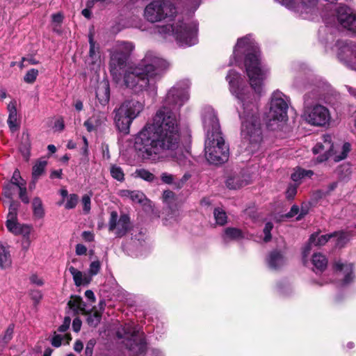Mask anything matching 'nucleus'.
Listing matches in <instances>:
<instances>
[{"mask_svg":"<svg viewBox=\"0 0 356 356\" xmlns=\"http://www.w3.org/2000/svg\"><path fill=\"white\" fill-rule=\"evenodd\" d=\"M176 13V8L172 2L168 0L163 1L161 4L157 6V22L163 19L171 22Z\"/></svg>","mask_w":356,"mask_h":356,"instance_id":"obj_18","label":"nucleus"},{"mask_svg":"<svg viewBox=\"0 0 356 356\" xmlns=\"http://www.w3.org/2000/svg\"><path fill=\"white\" fill-rule=\"evenodd\" d=\"M111 175L113 178L118 181H122L124 179V174L122 169L115 165H113L111 167Z\"/></svg>","mask_w":356,"mask_h":356,"instance_id":"obj_38","label":"nucleus"},{"mask_svg":"<svg viewBox=\"0 0 356 356\" xmlns=\"http://www.w3.org/2000/svg\"><path fill=\"white\" fill-rule=\"evenodd\" d=\"M332 235L335 245L339 248L343 247L350 238V234L344 232H334Z\"/></svg>","mask_w":356,"mask_h":356,"instance_id":"obj_29","label":"nucleus"},{"mask_svg":"<svg viewBox=\"0 0 356 356\" xmlns=\"http://www.w3.org/2000/svg\"><path fill=\"white\" fill-rule=\"evenodd\" d=\"M12 265V259L8 246L0 243V270L6 269Z\"/></svg>","mask_w":356,"mask_h":356,"instance_id":"obj_27","label":"nucleus"},{"mask_svg":"<svg viewBox=\"0 0 356 356\" xmlns=\"http://www.w3.org/2000/svg\"><path fill=\"white\" fill-rule=\"evenodd\" d=\"M161 179L165 184H171L173 183L174 176L171 174L164 172L161 174Z\"/></svg>","mask_w":356,"mask_h":356,"instance_id":"obj_56","label":"nucleus"},{"mask_svg":"<svg viewBox=\"0 0 356 356\" xmlns=\"http://www.w3.org/2000/svg\"><path fill=\"white\" fill-rule=\"evenodd\" d=\"M16 186L13 183H7L3 186V195L6 197L12 200L13 195L16 191Z\"/></svg>","mask_w":356,"mask_h":356,"instance_id":"obj_43","label":"nucleus"},{"mask_svg":"<svg viewBox=\"0 0 356 356\" xmlns=\"http://www.w3.org/2000/svg\"><path fill=\"white\" fill-rule=\"evenodd\" d=\"M32 231V227L29 225L22 224V227L17 232V235H22L23 238H31L30 234Z\"/></svg>","mask_w":356,"mask_h":356,"instance_id":"obj_45","label":"nucleus"},{"mask_svg":"<svg viewBox=\"0 0 356 356\" xmlns=\"http://www.w3.org/2000/svg\"><path fill=\"white\" fill-rule=\"evenodd\" d=\"M101 268V264L99 261H92L89 267L88 273L89 276L91 277L95 275H97Z\"/></svg>","mask_w":356,"mask_h":356,"instance_id":"obj_47","label":"nucleus"},{"mask_svg":"<svg viewBox=\"0 0 356 356\" xmlns=\"http://www.w3.org/2000/svg\"><path fill=\"white\" fill-rule=\"evenodd\" d=\"M84 127L86 128L88 132L95 131L98 127L95 124L94 119H88L83 123Z\"/></svg>","mask_w":356,"mask_h":356,"instance_id":"obj_54","label":"nucleus"},{"mask_svg":"<svg viewBox=\"0 0 356 356\" xmlns=\"http://www.w3.org/2000/svg\"><path fill=\"white\" fill-rule=\"evenodd\" d=\"M244 237V233L238 228L227 227L224 231L223 239L225 242L231 240H240Z\"/></svg>","mask_w":356,"mask_h":356,"instance_id":"obj_28","label":"nucleus"},{"mask_svg":"<svg viewBox=\"0 0 356 356\" xmlns=\"http://www.w3.org/2000/svg\"><path fill=\"white\" fill-rule=\"evenodd\" d=\"M175 194L171 191H165L163 195V201L170 202L174 199Z\"/></svg>","mask_w":356,"mask_h":356,"instance_id":"obj_61","label":"nucleus"},{"mask_svg":"<svg viewBox=\"0 0 356 356\" xmlns=\"http://www.w3.org/2000/svg\"><path fill=\"white\" fill-rule=\"evenodd\" d=\"M273 225L270 222H268L266 223L265 227L264 228V241L268 242L271 239V234L270 232L273 229Z\"/></svg>","mask_w":356,"mask_h":356,"instance_id":"obj_50","label":"nucleus"},{"mask_svg":"<svg viewBox=\"0 0 356 356\" xmlns=\"http://www.w3.org/2000/svg\"><path fill=\"white\" fill-rule=\"evenodd\" d=\"M32 207L33 215L36 218H42L44 216V210L42 206V200L39 197H35L33 200Z\"/></svg>","mask_w":356,"mask_h":356,"instance_id":"obj_33","label":"nucleus"},{"mask_svg":"<svg viewBox=\"0 0 356 356\" xmlns=\"http://www.w3.org/2000/svg\"><path fill=\"white\" fill-rule=\"evenodd\" d=\"M95 345V340L90 339L86 345V350H85V354L86 356H92V349Z\"/></svg>","mask_w":356,"mask_h":356,"instance_id":"obj_57","label":"nucleus"},{"mask_svg":"<svg viewBox=\"0 0 356 356\" xmlns=\"http://www.w3.org/2000/svg\"><path fill=\"white\" fill-rule=\"evenodd\" d=\"M102 315L99 312H95L88 315L87 322L89 325L96 327L101 321Z\"/></svg>","mask_w":356,"mask_h":356,"instance_id":"obj_39","label":"nucleus"},{"mask_svg":"<svg viewBox=\"0 0 356 356\" xmlns=\"http://www.w3.org/2000/svg\"><path fill=\"white\" fill-rule=\"evenodd\" d=\"M216 222L219 225H224L227 222V217L225 211L220 208H216L213 211Z\"/></svg>","mask_w":356,"mask_h":356,"instance_id":"obj_37","label":"nucleus"},{"mask_svg":"<svg viewBox=\"0 0 356 356\" xmlns=\"http://www.w3.org/2000/svg\"><path fill=\"white\" fill-rule=\"evenodd\" d=\"M313 175L312 170L298 168L291 174V178L293 181L298 182L305 177H311Z\"/></svg>","mask_w":356,"mask_h":356,"instance_id":"obj_35","label":"nucleus"},{"mask_svg":"<svg viewBox=\"0 0 356 356\" xmlns=\"http://www.w3.org/2000/svg\"><path fill=\"white\" fill-rule=\"evenodd\" d=\"M81 327V321L79 318H75L72 322V329L74 332L80 331Z\"/></svg>","mask_w":356,"mask_h":356,"instance_id":"obj_63","label":"nucleus"},{"mask_svg":"<svg viewBox=\"0 0 356 356\" xmlns=\"http://www.w3.org/2000/svg\"><path fill=\"white\" fill-rule=\"evenodd\" d=\"M135 173L137 177L147 181H152L154 179V174L145 169L137 170Z\"/></svg>","mask_w":356,"mask_h":356,"instance_id":"obj_41","label":"nucleus"},{"mask_svg":"<svg viewBox=\"0 0 356 356\" xmlns=\"http://www.w3.org/2000/svg\"><path fill=\"white\" fill-rule=\"evenodd\" d=\"M89 44H90V50H89V56L92 60V63H95L99 58L98 56V47H96L95 42L93 40V35L92 33H90L89 36Z\"/></svg>","mask_w":356,"mask_h":356,"instance_id":"obj_36","label":"nucleus"},{"mask_svg":"<svg viewBox=\"0 0 356 356\" xmlns=\"http://www.w3.org/2000/svg\"><path fill=\"white\" fill-rule=\"evenodd\" d=\"M90 119H94L95 124L97 127H100L102 124H104L106 120V117L103 113H95Z\"/></svg>","mask_w":356,"mask_h":356,"instance_id":"obj_48","label":"nucleus"},{"mask_svg":"<svg viewBox=\"0 0 356 356\" xmlns=\"http://www.w3.org/2000/svg\"><path fill=\"white\" fill-rule=\"evenodd\" d=\"M69 307L76 312H83L85 309V303L79 296L72 297L68 302Z\"/></svg>","mask_w":356,"mask_h":356,"instance_id":"obj_34","label":"nucleus"},{"mask_svg":"<svg viewBox=\"0 0 356 356\" xmlns=\"http://www.w3.org/2000/svg\"><path fill=\"white\" fill-rule=\"evenodd\" d=\"M124 334L127 336L126 346L136 355H140L146 350V344L143 338L132 331L130 326L124 327Z\"/></svg>","mask_w":356,"mask_h":356,"instance_id":"obj_16","label":"nucleus"},{"mask_svg":"<svg viewBox=\"0 0 356 356\" xmlns=\"http://www.w3.org/2000/svg\"><path fill=\"white\" fill-rule=\"evenodd\" d=\"M96 97L101 104H106L108 102L110 97L108 86L105 85L103 87H99L96 91Z\"/></svg>","mask_w":356,"mask_h":356,"instance_id":"obj_31","label":"nucleus"},{"mask_svg":"<svg viewBox=\"0 0 356 356\" xmlns=\"http://www.w3.org/2000/svg\"><path fill=\"white\" fill-rule=\"evenodd\" d=\"M325 23L327 32L333 26H336L337 29L341 27L356 33V14L348 6H339L336 10V15Z\"/></svg>","mask_w":356,"mask_h":356,"instance_id":"obj_11","label":"nucleus"},{"mask_svg":"<svg viewBox=\"0 0 356 356\" xmlns=\"http://www.w3.org/2000/svg\"><path fill=\"white\" fill-rule=\"evenodd\" d=\"M143 110V105L138 101H126L114 110V123L118 130L124 134L129 133L133 120Z\"/></svg>","mask_w":356,"mask_h":356,"instance_id":"obj_7","label":"nucleus"},{"mask_svg":"<svg viewBox=\"0 0 356 356\" xmlns=\"http://www.w3.org/2000/svg\"><path fill=\"white\" fill-rule=\"evenodd\" d=\"M170 67L169 63L163 59L157 58V76L164 74Z\"/></svg>","mask_w":356,"mask_h":356,"instance_id":"obj_40","label":"nucleus"},{"mask_svg":"<svg viewBox=\"0 0 356 356\" xmlns=\"http://www.w3.org/2000/svg\"><path fill=\"white\" fill-rule=\"evenodd\" d=\"M248 184L245 175L240 172H232L228 175L225 184L229 189L236 190Z\"/></svg>","mask_w":356,"mask_h":356,"instance_id":"obj_21","label":"nucleus"},{"mask_svg":"<svg viewBox=\"0 0 356 356\" xmlns=\"http://www.w3.org/2000/svg\"><path fill=\"white\" fill-rule=\"evenodd\" d=\"M8 118L7 120L8 125L12 132H15L19 128V122L17 116V111L16 108V102H10L8 106Z\"/></svg>","mask_w":356,"mask_h":356,"instance_id":"obj_22","label":"nucleus"},{"mask_svg":"<svg viewBox=\"0 0 356 356\" xmlns=\"http://www.w3.org/2000/svg\"><path fill=\"white\" fill-rule=\"evenodd\" d=\"M68 270L73 277L76 286H80L81 285H88L90 282L91 277L89 275L77 270L74 266H70Z\"/></svg>","mask_w":356,"mask_h":356,"instance_id":"obj_25","label":"nucleus"},{"mask_svg":"<svg viewBox=\"0 0 356 356\" xmlns=\"http://www.w3.org/2000/svg\"><path fill=\"white\" fill-rule=\"evenodd\" d=\"M284 97L285 95L280 91H275L272 94L270 109L267 114V118L269 121L268 123V127L273 125L272 122H283L287 120L289 103Z\"/></svg>","mask_w":356,"mask_h":356,"instance_id":"obj_12","label":"nucleus"},{"mask_svg":"<svg viewBox=\"0 0 356 356\" xmlns=\"http://www.w3.org/2000/svg\"><path fill=\"white\" fill-rule=\"evenodd\" d=\"M312 263L314 266L313 270L316 273L323 272L327 266V259L325 255L321 253H315L312 256Z\"/></svg>","mask_w":356,"mask_h":356,"instance_id":"obj_26","label":"nucleus"},{"mask_svg":"<svg viewBox=\"0 0 356 356\" xmlns=\"http://www.w3.org/2000/svg\"><path fill=\"white\" fill-rule=\"evenodd\" d=\"M242 53H245L246 73L254 93L247 86L243 85L241 75L234 70L229 71L226 80L229 83L231 93L236 98L241 107L238 113L241 120L243 140L248 144V151L254 152L258 149L262 140L257 99L262 92L264 81L268 74V69L261 62L259 47L250 35L238 40L233 53L236 61Z\"/></svg>","mask_w":356,"mask_h":356,"instance_id":"obj_1","label":"nucleus"},{"mask_svg":"<svg viewBox=\"0 0 356 356\" xmlns=\"http://www.w3.org/2000/svg\"><path fill=\"white\" fill-rule=\"evenodd\" d=\"M266 261L268 267L272 270H277L286 263L284 256L277 250L272 251L269 254Z\"/></svg>","mask_w":356,"mask_h":356,"instance_id":"obj_23","label":"nucleus"},{"mask_svg":"<svg viewBox=\"0 0 356 356\" xmlns=\"http://www.w3.org/2000/svg\"><path fill=\"white\" fill-rule=\"evenodd\" d=\"M157 33L164 39L173 38L181 47L193 46L197 43V24L195 22H184L178 20L172 24H157Z\"/></svg>","mask_w":356,"mask_h":356,"instance_id":"obj_5","label":"nucleus"},{"mask_svg":"<svg viewBox=\"0 0 356 356\" xmlns=\"http://www.w3.org/2000/svg\"><path fill=\"white\" fill-rule=\"evenodd\" d=\"M38 70L36 69L29 70L24 76V82L27 83H33L36 80L38 76Z\"/></svg>","mask_w":356,"mask_h":356,"instance_id":"obj_42","label":"nucleus"},{"mask_svg":"<svg viewBox=\"0 0 356 356\" xmlns=\"http://www.w3.org/2000/svg\"><path fill=\"white\" fill-rule=\"evenodd\" d=\"M135 148L145 160L156 154V122H147L135 138Z\"/></svg>","mask_w":356,"mask_h":356,"instance_id":"obj_8","label":"nucleus"},{"mask_svg":"<svg viewBox=\"0 0 356 356\" xmlns=\"http://www.w3.org/2000/svg\"><path fill=\"white\" fill-rule=\"evenodd\" d=\"M324 144L317 143L313 147L314 154H320L317 157L318 162H323L333 156L335 162H339L345 159L351 150V145L349 143H344L339 152L333 150V145L331 143V136L330 135L323 136Z\"/></svg>","mask_w":356,"mask_h":356,"instance_id":"obj_10","label":"nucleus"},{"mask_svg":"<svg viewBox=\"0 0 356 356\" xmlns=\"http://www.w3.org/2000/svg\"><path fill=\"white\" fill-rule=\"evenodd\" d=\"M188 80L177 82L168 92L161 109L157 112V159H166L181 167L191 165L189 153L181 145L177 113L189 99Z\"/></svg>","mask_w":356,"mask_h":356,"instance_id":"obj_2","label":"nucleus"},{"mask_svg":"<svg viewBox=\"0 0 356 356\" xmlns=\"http://www.w3.org/2000/svg\"><path fill=\"white\" fill-rule=\"evenodd\" d=\"M203 125L206 132L205 156L214 165L225 163L229 158V147L222 136L219 120L215 111L210 107L204 111Z\"/></svg>","mask_w":356,"mask_h":356,"instance_id":"obj_3","label":"nucleus"},{"mask_svg":"<svg viewBox=\"0 0 356 356\" xmlns=\"http://www.w3.org/2000/svg\"><path fill=\"white\" fill-rule=\"evenodd\" d=\"M122 68L120 79H122L128 88H134L137 86L141 89H147L156 83V54L154 51H148L141 61L136 65H130Z\"/></svg>","mask_w":356,"mask_h":356,"instance_id":"obj_4","label":"nucleus"},{"mask_svg":"<svg viewBox=\"0 0 356 356\" xmlns=\"http://www.w3.org/2000/svg\"><path fill=\"white\" fill-rule=\"evenodd\" d=\"M83 209L86 213H88L90 210V197L88 195H84L81 200Z\"/></svg>","mask_w":356,"mask_h":356,"instance_id":"obj_53","label":"nucleus"},{"mask_svg":"<svg viewBox=\"0 0 356 356\" xmlns=\"http://www.w3.org/2000/svg\"><path fill=\"white\" fill-rule=\"evenodd\" d=\"M135 48L130 42H117L111 53L110 72L114 79L118 81L121 76V70L125 67V63Z\"/></svg>","mask_w":356,"mask_h":356,"instance_id":"obj_9","label":"nucleus"},{"mask_svg":"<svg viewBox=\"0 0 356 356\" xmlns=\"http://www.w3.org/2000/svg\"><path fill=\"white\" fill-rule=\"evenodd\" d=\"M81 236H82L83 239L87 242L93 241L94 238H95L94 234L92 232H88V231H84L82 233Z\"/></svg>","mask_w":356,"mask_h":356,"instance_id":"obj_59","label":"nucleus"},{"mask_svg":"<svg viewBox=\"0 0 356 356\" xmlns=\"http://www.w3.org/2000/svg\"><path fill=\"white\" fill-rule=\"evenodd\" d=\"M17 209L18 203L12 200L9 206L6 227L8 229L15 235H17V232L22 225L17 222Z\"/></svg>","mask_w":356,"mask_h":356,"instance_id":"obj_19","label":"nucleus"},{"mask_svg":"<svg viewBox=\"0 0 356 356\" xmlns=\"http://www.w3.org/2000/svg\"><path fill=\"white\" fill-rule=\"evenodd\" d=\"M339 60L347 67L356 70V44L348 40H337L334 47Z\"/></svg>","mask_w":356,"mask_h":356,"instance_id":"obj_13","label":"nucleus"},{"mask_svg":"<svg viewBox=\"0 0 356 356\" xmlns=\"http://www.w3.org/2000/svg\"><path fill=\"white\" fill-rule=\"evenodd\" d=\"M119 195L130 199L134 203L142 205H146L147 202L145 195L139 191L121 190L119 192Z\"/></svg>","mask_w":356,"mask_h":356,"instance_id":"obj_24","label":"nucleus"},{"mask_svg":"<svg viewBox=\"0 0 356 356\" xmlns=\"http://www.w3.org/2000/svg\"><path fill=\"white\" fill-rule=\"evenodd\" d=\"M324 98V94L318 88L305 94L302 117L308 124L315 127H325L329 124L331 120L329 109L320 104H313Z\"/></svg>","mask_w":356,"mask_h":356,"instance_id":"obj_6","label":"nucleus"},{"mask_svg":"<svg viewBox=\"0 0 356 356\" xmlns=\"http://www.w3.org/2000/svg\"><path fill=\"white\" fill-rule=\"evenodd\" d=\"M143 15L149 22L153 24L156 22V3L154 0H152L146 6Z\"/></svg>","mask_w":356,"mask_h":356,"instance_id":"obj_30","label":"nucleus"},{"mask_svg":"<svg viewBox=\"0 0 356 356\" xmlns=\"http://www.w3.org/2000/svg\"><path fill=\"white\" fill-rule=\"evenodd\" d=\"M47 164L45 160H39L33 167L32 177L33 182L36 181L38 179L44 172L46 165Z\"/></svg>","mask_w":356,"mask_h":356,"instance_id":"obj_32","label":"nucleus"},{"mask_svg":"<svg viewBox=\"0 0 356 356\" xmlns=\"http://www.w3.org/2000/svg\"><path fill=\"white\" fill-rule=\"evenodd\" d=\"M10 183H13V185H15L17 187L25 184V182L22 179L19 171L17 169L14 171Z\"/></svg>","mask_w":356,"mask_h":356,"instance_id":"obj_46","label":"nucleus"},{"mask_svg":"<svg viewBox=\"0 0 356 356\" xmlns=\"http://www.w3.org/2000/svg\"><path fill=\"white\" fill-rule=\"evenodd\" d=\"M298 184H290L286 192V196L288 199H293L297 193Z\"/></svg>","mask_w":356,"mask_h":356,"instance_id":"obj_52","label":"nucleus"},{"mask_svg":"<svg viewBox=\"0 0 356 356\" xmlns=\"http://www.w3.org/2000/svg\"><path fill=\"white\" fill-rule=\"evenodd\" d=\"M70 323V318H65L64 321V323L59 326L58 330L60 332H65L69 327Z\"/></svg>","mask_w":356,"mask_h":356,"instance_id":"obj_64","label":"nucleus"},{"mask_svg":"<svg viewBox=\"0 0 356 356\" xmlns=\"http://www.w3.org/2000/svg\"><path fill=\"white\" fill-rule=\"evenodd\" d=\"M17 188H19V198L24 203L28 204L29 202V198L26 193V188L25 187V184L20 186Z\"/></svg>","mask_w":356,"mask_h":356,"instance_id":"obj_51","label":"nucleus"},{"mask_svg":"<svg viewBox=\"0 0 356 356\" xmlns=\"http://www.w3.org/2000/svg\"><path fill=\"white\" fill-rule=\"evenodd\" d=\"M64 337L60 335V334H56L53 337L52 339H51V344L54 347H59L61 343H62V341Z\"/></svg>","mask_w":356,"mask_h":356,"instance_id":"obj_58","label":"nucleus"},{"mask_svg":"<svg viewBox=\"0 0 356 356\" xmlns=\"http://www.w3.org/2000/svg\"><path fill=\"white\" fill-rule=\"evenodd\" d=\"M75 252L77 255H84L87 252V248L81 243L76 245Z\"/></svg>","mask_w":356,"mask_h":356,"instance_id":"obj_60","label":"nucleus"},{"mask_svg":"<svg viewBox=\"0 0 356 356\" xmlns=\"http://www.w3.org/2000/svg\"><path fill=\"white\" fill-rule=\"evenodd\" d=\"M51 21L54 24V31H58L57 26H60L63 21V15L61 13H54L51 15Z\"/></svg>","mask_w":356,"mask_h":356,"instance_id":"obj_44","label":"nucleus"},{"mask_svg":"<svg viewBox=\"0 0 356 356\" xmlns=\"http://www.w3.org/2000/svg\"><path fill=\"white\" fill-rule=\"evenodd\" d=\"M289 10L303 14L312 13L317 5L318 0H275Z\"/></svg>","mask_w":356,"mask_h":356,"instance_id":"obj_15","label":"nucleus"},{"mask_svg":"<svg viewBox=\"0 0 356 356\" xmlns=\"http://www.w3.org/2000/svg\"><path fill=\"white\" fill-rule=\"evenodd\" d=\"M30 282L31 284H35V285H37V286H42L44 284V280H42V277H39L38 275H32L30 278Z\"/></svg>","mask_w":356,"mask_h":356,"instance_id":"obj_55","label":"nucleus"},{"mask_svg":"<svg viewBox=\"0 0 356 356\" xmlns=\"http://www.w3.org/2000/svg\"><path fill=\"white\" fill-rule=\"evenodd\" d=\"M334 271L337 279L342 285L349 284L353 279V265L337 261L334 264Z\"/></svg>","mask_w":356,"mask_h":356,"instance_id":"obj_17","label":"nucleus"},{"mask_svg":"<svg viewBox=\"0 0 356 356\" xmlns=\"http://www.w3.org/2000/svg\"><path fill=\"white\" fill-rule=\"evenodd\" d=\"M108 229L111 232H115L118 237L124 236L130 229V219L128 215L122 214L118 218L117 211H111L108 221Z\"/></svg>","mask_w":356,"mask_h":356,"instance_id":"obj_14","label":"nucleus"},{"mask_svg":"<svg viewBox=\"0 0 356 356\" xmlns=\"http://www.w3.org/2000/svg\"><path fill=\"white\" fill-rule=\"evenodd\" d=\"M78 196L76 194H71L67 198V202L65 204V208L67 209H73L76 207L78 202Z\"/></svg>","mask_w":356,"mask_h":356,"instance_id":"obj_49","label":"nucleus"},{"mask_svg":"<svg viewBox=\"0 0 356 356\" xmlns=\"http://www.w3.org/2000/svg\"><path fill=\"white\" fill-rule=\"evenodd\" d=\"M332 234H325V235H319L318 233H314L311 235L308 243L305 247L302 252V258L305 261L309 254L310 250L312 245L314 246H321L324 245L329 239L332 238Z\"/></svg>","mask_w":356,"mask_h":356,"instance_id":"obj_20","label":"nucleus"},{"mask_svg":"<svg viewBox=\"0 0 356 356\" xmlns=\"http://www.w3.org/2000/svg\"><path fill=\"white\" fill-rule=\"evenodd\" d=\"M31 298L35 302H38L42 297V293L38 290H33L31 293Z\"/></svg>","mask_w":356,"mask_h":356,"instance_id":"obj_62","label":"nucleus"}]
</instances>
